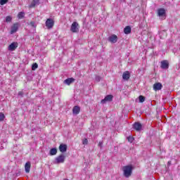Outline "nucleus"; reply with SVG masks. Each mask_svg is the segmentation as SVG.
Here are the masks:
<instances>
[{
	"label": "nucleus",
	"instance_id": "1",
	"mask_svg": "<svg viewBox=\"0 0 180 180\" xmlns=\"http://www.w3.org/2000/svg\"><path fill=\"white\" fill-rule=\"evenodd\" d=\"M122 171L125 178H129V176H131V172H133V166L131 165L124 166L122 167Z\"/></svg>",
	"mask_w": 180,
	"mask_h": 180
},
{
	"label": "nucleus",
	"instance_id": "2",
	"mask_svg": "<svg viewBox=\"0 0 180 180\" xmlns=\"http://www.w3.org/2000/svg\"><path fill=\"white\" fill-rule=\"evenodd\" d=\"M158 16H159L161 20H165V19H167V13L165 12V9L164 8L158 9Z\"/></svg>",
	"mask_w": 180,
	"mask_h": 180
},
{
	"label": "nucleus",
	"instance_id": "3",
	"mask_svg": "<svg viewBox=\"0 0 180 180\" xmlns=\"http://www.w3.org/2000/svg\"><path fill=\"white\" fill-rule=\"evenodd\" d=\"M70 31L72 33H78L79 32V24L77 22H73L70 27Z\"/></svg>",
	"mask_w": 180,
	"mask_h": 180
},
{
	"label": "nucleus",
	"instance_id": "4",
	"mask_svg": "<svg viewBox=\"0 0 180 180\" xmlns=\"http://www.w3.org/2000/svg\"><path fill=\"white\" fill-rule=\"evenodd\" d=\"M65 161V155L61 154L56 158L54 164H63Z\"/></svg>",
	"mask_w": 180,
	"mask_h": 180
},
{
	"label": "nucleus",
	"instance_id": "5",
	"mask_svg": "<svg viewBox=\"0 0 180 180\" xmlns=\"http://www.w3.org/2000/svg\"><path fill=\"white\" fill-rule=\"evenodd\" d=\"M46 26L47 29H53V26H54V20L51 18H48L46 21Z\"/></svg>",
	"mask_w": 180,
	"mask_h": 180
},
{
	"label": "nucleus",
	"instance_id": "6",
	"mask_svg": "<svg viewBox=\"0 0 180 180\" xmlns=\"http://www.w3.org/2000/svg\"><path fill=\"white\" fill-rule=\"evenodd\" d=\"M19 46V44H18V42H13L11 43L8 47V50L9 51H15V50L16 49H18V46Z\"/></svg>",
	"mask_w": 180,
	"mask_h": 180
},
{
	"label": "nucleus",
	"instance_id": "7",
	"mask_svg": "<svg viewBox=\"0 0 180 180\" xmlns=\"http://www.w3.org/2000/svg\"><path fill=\"white\" fill-rule=\"evenodd\" d=\"M19 29V23H15L11 26V34L16 33Z\"/></svg>",
	"mask_w": 180,
	"mask_h": 180
},
{
	"label": "nucleus",
	"instance_id": "8",
	"mask_svg": "<svg viewBox=\"0 0 180 180\" xmlns=\"http://www.w3.org/2000/svg\"><path fill=\"white\" fill-rule=\"evenodd\" d=\"M110 43H117V36L116 34H112L108 37Z\"/></svg>",
	"mask_w": 180,
	"mask_h": 180
},
{
	"label": "nucleus",
	"instance_id": "9",
	"mask_svg": "<svg viewBox=\"0 0 180 180\" xmlns=\"http://www.w3.org/2000/svg\"><path fill=\"white\" fill-rule=\"evenodd\" d=\"M160 67L162 68V70H168L169 68V63H168V60L162 61Z\"/></svg>",
	"mask_w": 180,
	"mask_h": 180
},
{
	"label": "nucleus",
	"instance_id": "10",
	"mask_svg": "<svg viewBox=\"0 0 180 180\" xmlns=\"http://www.w3.org/2000/svg\"><path fill=\"white\" fill-rule=\"evenodd\" d=\"M113 99V96L108 95L105 97L104 99L101 100V103H106V102H111Z\"/></svg>",
	"mask_w": 180,
	"mask_h": 180
},
{
	"label": "nucleus",
	"instance_id": "11",
	"mask_svg": "<svg viewBox=\"0 0 180 180\" xmlns=\"http://www.w3.org/2000/svg\"><path fill=\"white\" fill-rule=\"evenodd\" d=\"M133 127L136 131H140L143 127V125H141L140 122H135L133 124Z\"/></svg>",
	"mask_w": 180,
	"mask_h": 180
},
{
	"label": "nucleus",
	"instance_id": "12",
	"mask_svg": "<svg viewBox=\"0 0 180 180\" xmlns=\"http://www.w3.org/2000/svg\"><path fill=\"white\" fill-rule=\"evenodd\" d=\"M122 79L125 81H129L130 79V72L129 71H126L122 75Z\"/></svg>",
	"mask_w": 180,
	"mask_h": 180
},
{
	"label": "nucleus",
	"instance_id": "13",
	"mask_svg": "<svg viewBox=\"0 0 180 180\" xmlns=\"http://www.w3.org/2000/svg\"><path fill=\"white\" fill-rule=\"evenodd\" d=\"M79 112H81V108L78 105H75L72 109L73 115H79Z\"/></svg>",
	"mask_w": 180,
	"mask_h": 180
},
{
	"label": "nucleus",
	"instance_id": "14",
	"mask_svg": "<svg viewBox=\"0 0 180 180\" xmlns=\"http://www.w3.org/2000/svg\"><path fill=\"white\" fill-rule=\"evenodd\" d=\"M162 89V84L161 83H156L153 85L154 91H160Z\"/></svg>",
	"mask_w": 180,
	"mask_h": 180
},
{
	"label": "nucleus",
	"instance_id": "15",
	"mask_svg": "<svg viewBox=\"0 0 180 180\" xmlns=\"http://www.w3.org/2000/svg\"><path fill=\"white\" fill-rule=\"evenodd\" d=\"M59 150L60 153H65L67 151V145L61 143L59 146Z\"/></svg>",
	"mask_w": 180,
	"mask_h": 180
},
{
	"label": "nucleus",
	"instance_id": "16",
	"mask_svg": "<svg viewBox=\"0 0 180 180\" xmlns=\"http://www.w3.org/2000/svg\"><path fill=\"white\" fill-rule=\"evenodd\" d=\"M30 167H31L30 162H27L25 163V169L27 174H29V172H30Z\"/></svg>",
	"mask_w": 180,
	"mask_h": 180
},
{
	"label": "nucleus",
	"instance_id": "17",
	"mask_svg": "<svg viewBox=\"0 0 180 180\" xmlns=\"http://www.w3.org/2000/svg\"><path fill=\"white\" fill-rule=\"evenodd\" d=\"M75 79L74 78H68L64 81V83L66 84L67 85H71L72 82H74Z\"/></svg>",
	"mask_w": 180,
	"mask_h": 180
},
{
	"label": "nucleus",
	"instance_id": "18",
	"mask_svg": "<svg viewBox=\"0 0 180 180\" xmlns=\"http://www.w3.org/2000/svg\"><path fill=\"white\" fill-rule=\"evenodd\" d=\"M124 33H125V34H130V33H131V27H130V26L125 27L124 29Z\"/></svg>",
	"mask_w": 180,
	"mask_h": 180
},
{
	"label": "nucleus",
	"instance_id": "19",
	"mask_svg": "<svg viewBox=\"0 0 180 180\" xmlns=\"http://www.w3.org/2000/svg\"><path fill=\"white\" fill-rule=\"evenodd\" d=\"M37 5H39V0H33L30 5V8H34Z\"/></svg>",
	"mask_w": 180,
	"mask_h": 180
},
{
	"label": "nucleus",
	"instance_id": "20",
	"mask_svg": "<svg viewBox=\"0 0 180 180\" xmlns=\"http://www.w3.org/2000/svg\"><path fill=\"white\" fill-rule=\"evenodd\" d=\"M50 155H56L57 154V148H53L49 151Z\"/></svg>",
	"mask_w": 180,
	"mask_h": 180
},
{
	"label": "nucleus",
	"instance_id": "21",
	"mask_svg": "<svg viewBox=\"0 0 180 180\" xmlns=\"http://www.w3.org/2000/svg\"><path fill=\"white\" fill-rule=\"evenodd\" d=\"M25 16V12H20L18 14V19H22V18Z\"/></svg>",
	"mask_w": 180,
	"mask_h": 180
},
{
	"label": "nucleus",
	"instance_id": "22",
	"mask_svg": "<svg viewBox=\"0 0 180 180\" xmlns=\"http://www.w3.org/2000/svg\"><path fill=\"white\" fill-rule=\"evenodd\" d=\"M139 102L141 103H143V102H144L146 101V97H144L143 96H139Z\"/></svg>",
	"mask_w": 180,
	"mask_h": 180
},
{
	"label": "nucleus",
	"instance_id": "23",
	"mask_svg": "<svg viewBox=\"0 0 180 180\" xmlns=\"http://www.w3.org/2000/svg\"><path fill=\"white\" fill-rule=\"evenodd\" d=\"M5 119V115L4 113L0 112V122H4Z\"/></svg>",
	"mask_w": 180,
	"mask_h": 180
},
{
	"label": "nucleus",
	"instance_id": "24",
	"mask_svg": "<svg viewBox=\"0 0 180 180\" xmlns=\"http://www.w3.org/2000/svg\"><path fill=\"white\" fill-rule=\"evenodd\" d=\"M38 67H39V65H37V63H34L32 68V71H34V70L37 69Z\"/></svg>",
	"mask_w": 180,
	"mask_h": 180
},
{
	"label": "nucleus",
	"instance_id": "25",
	"mask_svg": "<svg viewBox=\"0 0 180 180\" xmlns=\"http://www.w3.org/2000/svg\"><path fill=\"white\" fill-rule=\"evenodd\" d=\"M30 26H32V27H36V22H34V21H31L30 23H29Z\"/></svg>",
	"mask_w": 180,
	"mask_h": 180
},
{
	"label": "nucleus",
	"instance_id": "26",
	"mask_svg": "<svg viewBox=\"0 0 180 180\" xmlns=\"http://www.w3.org/2000/svg\"><path fill=\"white\" fill-rule=\"evenodd\" d=\"M127 140L129 143H131L132 141H134V138H133V136H128Z\"/></svg>",
	"mask_w": 180,
	"mask_h": 180
},
{
	"label": "nucleus",
	"instance_id": "27",
	"mask_svg": "<svg viewBox=\"0 0 180 180\" xmlns=\"http://www.w3.org/2000/svg\"><path fill=\"white\" fill-rule=\"evenodd\" d=\"M8 3V0H0L1 5H5V4Z\"/></svg>",
	"mask_w": 180,
	"mask_h": 180
},
{
	"label": "nucleus",
	"instance_id": "28",
	"mask_svg": "<svg viewBox=\"0 0 180 180\" xmlns=\"http://www.w3.org/2000/svg\"><path fill=\"white\" fill-rule=\"evenodd\" d=\"M12 20V17H11V16H7L6 18V22H11Z\"/></svg>",
	"mask_w": 180,
	"mask_h": 180
},
{
	"label": "nucleus",
	"instance_id": "29",
	"mask_svg": "<svg viewBox=\"0 0 180 180\" xmlns=\"http://www.w3.org/2000/svg\"><path fill=\"white\" fill-rule=\"evenodd\" d=\"M82 144H84V146H86V144H88V139H85L82 141Z\"/></svg>",
	"mask_w": 180,
	"mask_h": 180
},
{
	"label": "nucleus",
	"instance_id": "30",
	"mask_svg": "<svg viewBox=\"0 0 180 180\" xmlns=\"http://www.w3.org/2000/svg\"><path fill=\"white\" fill-rule=\"evenodd\" d=\"M96 81H97V82H99V81H101V77L96 76Z\"/></svg>",
	"mask_w": 180,
	"mask_h": 180
},
{
	"label": "nucleus",
	"instance_id": "31",
	"mask_svg": "<svg viewBox=\"0 0 180 180\" xmlns=\"http://www.w3.org/2000/svg\"><path fill=\"white\" fill-rule=\"evenodd\" d=\"M18 96H23V91H19L18 92Z\"/></svg>",
	"mask_w": 180,
	"mask_h": 180
},
{
	"label": "nucleus",
	"instance_id": "32",
	"mask_svg": "<svg viewBox=\"0 0 180 180\" xmlns=\"http://www.w3.org/2000/svg\"><path fill=\"white\" fill-rule=\"evenodd\" d=\"M102 144H103V142H99V143H98V146H99V147H102Z\"/></svg>",
	"mask_w": 180,
	"mask_h": 180
}]
</instances>
